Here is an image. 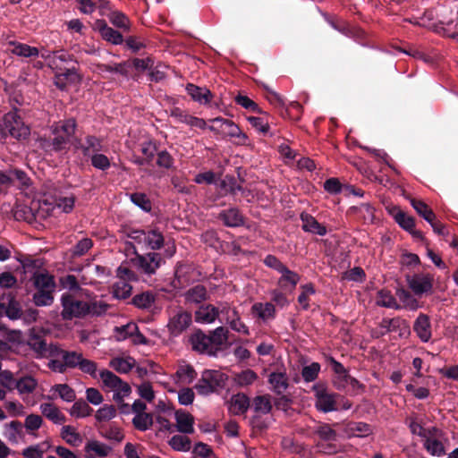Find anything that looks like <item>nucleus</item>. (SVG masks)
I'll return each instance as SVG.
<instances>
[{"instance_id":"49","label":"nucleus","mask_w":458,"mask_h":458,"mask_svg":"<svg viewBox=\"0 0 458 458\" xmlns=\"http://www.w3.org/2000/svg\"><path fill=\"white\" fill-rule=\"evenodd\" d=\"M131 201L145 212H150L152 204L148 197L143 192H133L130 194Z\"/></svg>"},{"instance_id":"21","label":"nucleus","mask_w":458,"mask_h":458,"mask_svg":"<svg viewBox=\"0 0 458 458\" xmlns=\"http://www.w3.org/2000/svg\"><path fill=\"white\" fill-rule=\"evenodd\" d=\"M75 148L81 149L85 157H89L91 152L93 154L99 153L103 150L104 147L100 138L94 135H88L85 138V144H81V140H78Z\"/></svg>"},{"instance_id":"29","label":"nucleus","mask_w":458,"mask_h":458,"mask_svg":"<svg viewBox=\"0 0 458 458\" xmlns=\"http://www.w3.org/2000/svg\"><path fill=\"white\" fill-rule=\"evenodd\" d=\"M54 352H56L55 357H61L67 367V369H74L79 368L83 356L81 353L77 352H70L61 349L59 346L54 349Z\"/></svg>"},{"instance_id":"53","label":"nucleus","mask_w":458,"mask_h":458,"mask_svg":"<svg viewBox=\"0 0 458 458\" xmlns=\"http://www.w3.org/2000/svg\"><path fill=\"white\" fill-rule=\"evenodd\" d=\"M424 447L433 456H442L445 454V447L441 441L426 437Z\"/></svg>"},{"instance_id":"15","label":"nucleus","mask_w":458,"mask_h":458,"mask_svg":"<svg viewBox=\"0 0 458 458\" xmlns=\"http://www.w3.org/2000/svg\"><path fill=\"white\" fill-rule=\"evenodd\" d=\"M301 228L304 232L324 236L327 234V227L320 224L314 216L310 214L302 212L301 214Z\"/></svg>"},{"instance_id":"47","label":"nucleus","mask_w":458,"mask_h":458,"mask_svg":"<svg viewBox=\"0 0 458 458\" xmlns=\"http://www.w3.org/2000/svg\"><path fill=\"white\" fill-rule=\"evenodd\" d=\"M314 433L323 441H335L337 433L327 423H320L314 430Z\"/></svg>"},{"instance_id":"54","label":"nucleus","mask_w":458,"mask_h":458,"mask_svg":"<svg viewBox=\"0 0 458 458\" xmlns=\"http://www.w3.org/2000/svg\"><path fill=\"white\" fill-rule=\"evenodd\" d=\"M232 313H233V318L232 319L226 320V322L230 325V327L238 332L242 333L245 335H250V331L248 327L241 320L240 314L236 309H233Z\"/></svg>"},{"instance_id":"52","label":"nucleus","mask_w":458,"mask_h":458,"mask_svg":"<svg viewBox=\"0 0 458 458\" xmlns=\"http://www.w3.org/2000/svg\"><path fill=\"white\" fill-rule=\"evenodd\" d=\"M348 431L353 437H363L371 433V428L365 422H352L348 425Z\"/></svg>"},{"instance_id":"22","label":"nucleus","mask_w":458,"mask_h":458,"mask_svg":"<svg viewBox=\"0 0 458 458\" xmlns=\"http://www.w3.org/2000/svg\"><path fill=\"white\" fill-rule=\"evenodd\" d=\"M250 407V398L242 393L233 394L229 402V411L234 415L245 413Z\"/></svg>"},{"instance_id":"3","label":"nucleus","mask_w":458,"mask_h":458,"mask_svg":"<svg viewBox=\"0 0 458 458\" xmlns=\"http://www.w3.org/2000/svg\"><path fill=\"white\" fill-rule=\"evenodd\" d=\"M76 128L77 122L72 117L59 121L51 127L53 137L39 140L40 148L47 153H56L68 149Z\"/></svg>"},{"instance_id":"40","label":"nucleus","mask_w":458,"mask_h":458,"mask_svg":"<svg viewBox=\"0 0 458 458\" xmlns=\"http://www.w3.org/2000/svg\"><path fill=\"white\" fill-rule=\"evenodd\" d=\"M254 411L259 413L267 414L272 411L271 397L269 394L258 395L253 399Z\"/></svg>"},{"instance_id":"55","label":"nucleus","mask_w":458,"mask_h":458,"mask_svg":"<svg viewBox=\"0 0 458 458\" xmlns=\"http://www.w3.org/2000/svg\"><path fill=\"white\" fill-rule=\"evenodd\" d=\"M234 101L237 105L242 106L243 108L252 111L257 114H265L258 106L257 103H255L253 100H251L249 97L243 96V95H237L234 98Z\"/></svg>"},{"instance_id":"64","label":"nucleus","mask_w":458,"mask_h":458,"mask_svg":"<svg viewBox=\"0 0 458 458\" xmlns=\"http://www.w3.org/2000/svg\"><path fill=\"white\" fill-rule=\"evenodd\" d=\"M344 185H342L340 181L335 177L329 178L324 182V189L331 194H337L344 191Z\"/></svg>"},{"instance_id":"48","label":"nucleus","mask_w":458,"mask_h":458,"mask_svg":"<svg viewBox=\"0 0 458 458\" xmlns=\"http://www.w3.org/2000/svg\"><path fill=\"white\" fill-rule=\"evenodd\" d=\"M37 385V381L32 377L26 376L15 382L14 388L21 394H30L35 390Z\"/></svg>"},{"instance_id":"56","label":"nucleus","mask_w":458,"mask_h":458,"mask_svg":"<svg viewBox=\"0 0 458 458\" xmlns=\"http://www.w3.org/2000/svg\"><path fill=\"white\" fill-rule=\"evenodd\" d=\"M99 376L104 385L111 389H115L117 386L122 384V379L110 370L103 369Z\"/></svg>"},{"instance_id":"41","label":"nucleus","mask_w":458,"mask_h":458,"mask_svg":"<svg viewBox=\"0 0 458 458\" xmlns=\"http://www.w3.org/2000/svg\"><path fill=\"white\" fill-rule=\"evenodd\" d=\"M257 378V373L250 369H247L234 375V382L241 387L248 386L253 384Z\"/></svg>"},{"instance_id":"7","label":"nucleus","mask_w":458,"mask_h":458,"mask_svg":"<svg viewBox=\"0 0 458 458\" xmlns=\"http://www.w3.org/2000/svg\"><path fill=\"white\" fill-rule=\"evenodd\" d=\"M133 266L141 273L151 276L165 263L162 255L156 251L146 254L135 252V257L131 259Z\"/></svg>"},{"instance_id":"30","label":"nucleus","mask_w":458,"mask_h":458,"mask_svg":"<svg viewBox=\"0 0 458 458\" xmlns=\"http://www.w3.org/2000/svg\"><path fill=\"white\" fill-rule=\"evenodd\" d=\"M219 187L225 191V194H230L235 198L236 191H241L243 196L246 195V189L241 183L237 182L233 175L226 174L220 182Z\"/></svg>"},{"instance_id":"23","label":"nucleus","mask_w":458,"mask_h":458,"mask_svg":"<svg viewBox=\"0 0 458 458\" xmlns=\"http://www.w3.org/2000/svg\"><path fill=\"white\" fill-rule=\"evenodd\" d=\"M175 420L177 430L179 432L183 434L193 433L194 418L191 413L186 412L182 410H177L175 411Z\"/></svg>"},{"instance_id":"33","label":"nucleus","mask_w":458,"mask_h":458,"mask_svg":"<svg viewBox=\"0 0 458 458\" xmlns=\"http://www.w3.org/2000/svg\"><path fill=\"white\" fill-rule=\"evenodd\" d=\"M13 47L12 53L21 57H37L39 55L38 48L30 47L27 44L21 42H10Z\"/></svg>"},{"instance_id":"39","label":"nucleus","mask_w":458,"mask_h":458,"mask_svg":"<svg viewBox=\"0 0 458 458\" xmlns=\"http://www.w3.org/2000/svg\"><path fill=\"white\" fill-rule=\"evenodd\" d=\"M132 291V286L124 280H119L113 285V295L115 299L126 300L128 299Z\"/></svg>"},{"instance_id":"59","label":"nucleus","mask_w":458,"mask_h":458,"mask_svg":"<svg viewBox=\"0 0 458 458\" xmlns=\"http://www.w3.org/2000/svg\"><path fill=\"white\" fill-rule=\"evenodd\" d=\"M91 165L96 169L106 171L111 166L110 159L104 154L95 153L90 157Z\"/></svg>"},{"instance_id":"34","label":"nucleus","mask_w":458,"mask_h":458,"mask_svg":"<svg viewBox=\"0 0 458 458\" xmlns=\"http://www.w3.org/2000/svg\"><path fill=\"white\" fill-rule=\"evenodd\" d=\"M135 365V360L128 356L126 358L116 357L110 360L109 366L118 373H128Z\"/></svg>"},{"instance_id":"28","label":"nucleus","mask_w":458,"mask_h":458,"mask_svg":"<svg viewBox=\"0 0 458 458\" xmlns=\"http://www.w3.org/2000/svg\"><path fill=\"white\" fill-rule=\"evenodd\" d=\"M184 296L186 302L200 305L209 298L207 288L202 284H197L190 288Z\"/></svg>"},{"instance_id":"9","label":"nucleus","mask_w":458,"mask_h":458,"mask_svg":"<svg viewBox=\"0 0 458 458\" xmlns=\"http://www.w3.org/2000/svg\"><path fill=\"white\" fill-rule=\"evenodd\" d=\"M191 313L187 310H179L170 318L167 325L168 331L173 336H178L191 325Z\"/></svg>"},{"instance_id":"44","label":"nucleus","mask_w":458,"mask_h":458,"mask_svg":"<svg viewBox=\"0 0 458 458\" xmlns=\"http://www.w3.org/2000/svg\"><path fill=\"white\" fill-rule=\"evenodd\" d=\"M93 409L83 399L76 401L70 410V414L76 418H84L89 416Z\"/></svg>"},{"instance_id":"17","label":"nucleus","mask_w":458,"mask_h":458,"mask_svg":"<svg viewBox=\"0 0 458 458\" xmlns=\"http://www.w3.org/2000/svg\"><path fill=\"white\" fill-rule=\"evenodd\" d=\"M268 384L276 394H282L289 387V378L285 372L273 371L268 375Z\"/></svg>"},{"instance_id":"5","label":"nucleus","mask_w":458,"mask_h":458,"mask_svg":"<svg viewBox=\"0 0 458 458\" xmlns=\"http://www.w3.org/2000/svg\"><path fill=\"white\" fill-rule=\"evenodd\" d=\"M34 293L32 301L38 307L51 306L55 301L56 284L54 276L48 272H35L31 276Z\"/></svg>"},{"instance_id":"61","label":"nucleus","mask_w":458,"mask_h":458,"mask_svg":"<svg viewBox=\"0 0 458 458\" xmlns=\"http://www.w3.org/2000/svg\"><path fill=\"white\" fill-rule=\"evenodd\" d=\"M59 281L63 288L68 289L71 292H78L81 289L74 275L62 276Z\"/></svg>"},{"instance_id":"46","label":"nucleus","mask_w":458,"mask_h":458,"mask_svg":"<svg viewBox=\"0 0 458 458\" xmlns=\"http://www.w3.org/2000/svg\"><path fill=\"white\" fill-rule=\"evenodd\" d=\"M134 428L140 431H146L153 425V416L151 413L135 414L132 419Z\"/></svg>"},{"instance_id":"13","label":"nucleus","mask_w":458,"mask_h":458,"mask_svg":"<svg viewBox=\"0 0 458 458\" xmlns=\"http://www.w3.org/2000/svg\"><path fill=\"white\" fill-rule=\"evenodd\" d=\"M219 316V308L212 304H201L194 312V318L197 323L211 324Z\"/></svg>"},{"instance_id":"14","label":"nucleus","mask_w":458,"mask_h":458,"mask_svg":"<svg viewBox=\"0 0 458 458\" xmlns=\"http://www.w3.org/2000/svg\"><path fill=\"white\" fill-rule=\"evenodd\" d=\"M413 331L421 342H428L432 336L429 317L424 313H420L414 321Z\"/></svg>"},{"instance_id":"62","label":"nucleus","mask_w":458,"mask_h":458,"mask_svg":"<svg viewBox=\"0 0 458 458\" xmlns=\"http://www.w3.org/2000/svg\"><path fill=\"white\" fill-rule=\"evenodd\" d=\"M116 414V409L114 405H104L96 412V419L98 421H106L113 419Z\"/></svg>"},{"instance_id":"63","label":"nucleus","mask_w":458,"mask_h":458,"mask_svg":"<svg viewBox=\"0 0 458 458\" xmlns=\"http://www.w3.org/2000/svg\"><path fill=\"white\" fill-rule=\"evenodd\" d=\"M227 128L226 135L232 138H239L242 141L247 140V136L242 131L240 127L236 125L232 120L225 122Z\"/></svg>"},{"instance_id":"35","label":"nucleus","mask_w":458,"mask_h":458,"mask_svg":"<svg viewBox=\"0 0 458 458\" xmlns=\"http://www.w3.org/2000/svg\"><path fill=\"white\" fill-rule=\"evenodd\" d=\"M411 205L420 216L424 218L428 223H432L436 214L428 204L421 199H412L411 200Z\"/></svg>"},{"instance_id":"4","label":"nucleus","mask_w":458,"mask_h":458,"mask_svg":"<svg viewBox=\"0 0 458 458\" xmlns=\"http://www.w3.org/2000/svg\"><path fill=\"white\" fill-rule=\"evenodd\" d=\"M30 135V129L25 124L16 108L4 114L0 120V143H6L9 139L17 141L26 140Z\"/></svg>"},{"instance_id":"31","label":"nucleus","mask_w":458,"mask_h":458,"mask_svg":"<svg viewBox=\"0 0 458 458\" xmlns=\"http://www.w3.org/2000/svg\"><path fill=\"white\" fill-rule=\"evenodd\" d=\"M390 214L394 216V221L403 230L410 233L415 227L414 217L408 216L405 212L401 210L399 208H397V207L393 208V209L390 210Z\"/></svg>"},{"instance_id":"24","label":"nucleus","mask_w":458,"mask_h":458,"mask_svg":"<svg viewBox=\"0 0 458 458\" xmlns=\"http://www.w3.org/2000/svg\"><path fill=\"white\" fill-rule=\"evenodd\" d=\"M185 89L191 98L200 104H208L213 98V94L209 89L199 87L193 83H188Z\"/></svg>"},{"instance_id":"6","label":"nucleus","mask_w":458,"mask_h":458,"mask_svg":"<svg viewBox=\"0 0 458 458\" xmlns=\"http://www.w3.org/2000/svg\"><path fill=\"white\" fill-rule=\"evenodd\" d=\"M227 378L228 377L219 370L206 369L194 387L199 394L208 395L219 388H224Z\"/></svg>"},{"instance_id":"10","label":"nucleus","mask_w":458,"mask_h":458,"mask_svg":"<svg viewBox=\"0 0 458 458\" xmlns=\"http://www.w3.org/2000/svg\"><path fill=\"white\" fill-rule=\"evenodd\" d=\"M27 344L36 352L37 358L55 357L56 352H54L57 345L47 344V341L37 334H30Z\"/></svg>"},{"instance_id":"2","label":"nucleus","mask_w":458,"mask_h":458,"mask_svg":"<svg viewBox=\"0 0 458 458\" xmlns=\"http://www.w3.org/2000/svg\"><path fill=\"white\" fill-rule=\"evenodd\" d=\"M229 331L225 327H218L205 334L197 329L190 336V343L193 351L208 356H217L228 345Z\"/></svg>"},{"instance_id":"11","label":"nucleus","mask_w":458,"mask_h":458,"mask_svg":"<svg viewBox=\"0 0 458 458\" xmlns=\"http://www.w3.org/2000/svg\"><path fill=\"white\" fill-rule=\"evenodd\" d=\"M315 396V407L318 411L327 413L337 410L336 398L339 394L328 393L327 389H318L316 390Z\"/></svg>"},{"instance_id":"20","label":"nucleus","mask_w":458,"mask_h":458,"mask_svg":"<svg viewBox=\"0 0 458 458\" xmlns=\"http://www.w3.org/2000/svg\"><path fill=\"white\" fill-rule=\"evenodd\" d=\"M379 327L385 329V332H383L382 335H385L386 333L400 331V335H402L403 330L404 333L410 332L408 322L399 317L394 318H385L380 322Z\"/></svg>"},{"instance_id":"8","label":"nucleus","mask_w":458,"mask_h":458,"mask_svg":"<svg viewBox=\"0 0 458 458\" xmlns=\"http://www.w3.org/2000/svg\"><path fill=\"white\" fill-rule=\"evenodd\" d=\"M406 280L411 290L419 296L431 292L433 288V276L430 274H414L407 276Z\"/></svg>"},{"instance_id":"42","label":"nucleus","mask_w":458,"mask_h":458,"mask_svg":"<svg viewBox=\"0 0 458 458\" xmlns=\"http://www.w3.org/2000/svg\"><path fill=\"white\" fill-rule=\"evenodd\" d=\"M61 436L72 446H79L82 442L81 436L75 431L73 427L69 425L63 427Z\"/></svg>"},{"instance_id":"37","label":"nucleus","mask_w":458,"mask_h":458,"mask_svg":"<svg viewBox=\"0 0 458 458\" xmlns=\"http://www.w3.org/2000/svg\"><path fill=\"white\" fill-rule=\"evenodd\" d=\"M108 18L114 27L126 32L131 30V21L125 13L120 11H113L109 13Z\"/></svg>"},{"instance_id":"32","label":"nucleus","mask_w":458,"mask_h":458,"mask_svg":"<svg viewBox=\"0 0 458 458\" xmlns=\"http://www.w3.org/2000/svg\"><path fill=\"white\" fill-rule=\"evenodd\" d=\"M42 414L55 424L61 425L65 422V416L59 411V409L51 403H42L40 405Z\"/></svg>"},{"instance_id":"1","label":"nucleus","mask_w":458,"mask_h":458,"mask_svg":"<svg viewBox=\"0 0 458 458\" xmlns=\"http://www.w3.org/2000/svg\"><path fill=\"white\" fill-rule=\"evenodd\" d=\"M61 305L63 307L61 316L64 320L84 318L87 316H102L109 308V305L104 301L89 302L76 298L72 293L62 294Z\"/></svg>"},{"instance_id":"26","label":"nucleus","mask_w":458,"mask_h":458,"mask_svg":"<svg viewBox=\"0 0 458 458\" xmlns=\"http://www.w3.org/2000/svg\"><path fill=\"white\" fill-rule=\"evenodd\" d=\"M144 244L152 250H158L165 246V238L162 232L155 227L146 230Z\"/></svg>"},{"instance_id":"57","label":"nucleus","mask_w":458,"mask_h":458,"mask_svg":"<svg viewBox=\"0 0 458 458\" xmlns=\"http://www.w3.org/2000/svg\"><path fill=\"white\" fill-rule=\"evenodd\" d=\"M14 217L16 220H24L30 224L36 220V216L32 208L27 206L16 207L14 210Z\"/></svg>"},{"instance_id":"45","label":"nucleus","mask_w":458,"mask_h":458,"mask_svg":"<svg viewBox=\"0 0 458 458\" xmlns=\"http://www.w3.org/2000/svg\"><path fill=\"white\" fill-rule=\"evenodd\" d=\"M169 445L175 451L187 452L191 447V441L186 436L174 435L169 440Z\"/></svg>"},{"instance_id":"25","label":"nucleus","mask_w":458,"mask_h":458,"mask_svg":"<svg viewBox=\"0 0 458 458\" xmlns=\"http://www.w3.org/2000/svg\"><path fill=\"white\" fill-rule=\"evenodd\" d=\"M111 450L112 447L98 440L88 441L84 447V451L88 458H94L93 455L98 457H106Z\"/></svg>"},{"instance_id":"27","label":"nucleus","mask_w":458,"mask_h":458,"mask_svg":"<svg viewBox=\"0 0 458 458\" xmlns=\"http://www.w3.org/2000/svg\"><path fill=\"white\" fill-rule=\"evenodd\" d=\"M4 315L12 320L21 318L23 315L20 302L11 292L5 294Z\"/></svg>"},{"instance_id":"50","label":"nucleus","mask_w":458,"mask_h":458,"mask_svg":"<svg viewBox=\"0 0 458 458\" xmlns=\"http://www.w3.org/2000/svg\"><path fill=\"white\" fill-rule=\"evenodd\" d=\"M396 296L401 301L403 302L404 307L411 310H416L419 308L418 301L411 294V293L403 288L396 290Z\"/></svg>"},{"instance_id":"58","label":"nucleus","mask_w":458,"mask_h":458,"mask_svg":"<svg viewBox=\"0 0 458 458\" xmlns=\"http://www.w3.org/2000/svg\"><path fill=\"white\" fill-rule=\"evenodd\" d=\"M53 389L65 402H73L76 399L75 391L67 384L55 385Z\"/></svg>"},{"instance_id":"36","label":"nucleus","mask_w":458,"mask_h":458,"mask_svg":"<svg viewBox=\"0 0 458 458\" xmlns=\"http://www.w3.org/2000/svg\"><path fill=\"white\" fill-rule=\"evenodd\" d=\"M377 304L381 307L401 310L402 306L397 303L395 298L389 290L382 289L377 293Z\"/></svg>"},{"instance_id":"19","label":"nucleus","mask_w":458,"mask_h":458,"mask_svg":"<svg viewBox=\"0 0 458 458\" xmlns=\"http://www.w3.org/2000/svg\"><path fill=\"white\" fill-rule=\"evenodd\" d=\"M280 274L281 276L277 281L278 287L284 292L292 293L300 281V276L296 272L290 270L288 267L283 270Z\"/></svg>"},{"instance_id":"43","label":"nucleus","mask_w":458,"mask_h":458,"mask_svg":"<svg viewBox=\"0 0 458 458\" xmlns=\"http://www.w3.org/2000/svg\"><path fill=\"white\" fill-rule=\"evenodd\" d=\"M155 301V296L150 292H144L139 294H136L132 299L131 303L139 309H148L152 306Z\"/></svg>"},{"instance_id":"18","label":"nucleus","mask_w":458,"mask_h":458,"mask_svg":"<svg viewBox=\"0 0 458 458\" xmlns=\"http://www.w3.org/2000/svg\"><path fill=\"white\" fill-rule=\"evenodd\" d=\"M96 26L104 40L114 45H121L123 42V35L119 31L109 27L106 21L98 20L96 21Z\"/></svg>"},{"instance_id":"12","label":"nucleus","mask_w":458,"mask_h":458,"mask_svg":"<svg viewBox=\"0 0 458 458\" xmlns=\"http://www.w3.org/2000/svg\"><path fill=\"white\" fill-rule=\"evenodd\" d=\"M80 77L77 69L72 67L69 69H58L55 73L54 84L60 90H65L69 84L78 82Z\"/></svg>"},{"instance_id":"38","label":"nucleus","mask_w":458,"mask_h":458,"mask_svg":"<svg viewBox=\"0 0 458 458\" xmlns=\"http://www.w3.org/2000/svg\"><path fill=\"white\" fill-rule=\"evenodd\" d=\"M252 311L263 320L274 318L276 316V308L271 302L255 303L252 306Z\"/></svg>"},{"instance_id":"16","label":"nucleus","mask_w":458,"mask_h":458,"mask_svg":"<svg viewBox=\"0 0 458 458\" xmlns=\"http://www.w3.org/2000/svg\"><path fill=\"white\" fill-rule=\"evenodd\" d=\"M218 218L227 227H238L244 225V216L237 208L222 210Z\"/></svg>"},{"instance_id":"51","label":"nucleus","mask_w":458,"mask_h":458,"mask_svg":"<svg viewBox=\"0 0 458 458\" xmlns=\"http://www.w3.org/2000/svg\"><path fill=\"white\" fill-rule=\"evenodd\" d=\"M175 374L180 380L188 384L191 383L197 377V372L191 364L180 365Z\"/></svg>"},{"instance_id":"60","label":"nucleus","mask_w":458,"mask_h":458,"mask_svg":"<svg viewBox=\"0 0 458 458\" xmlns=\"http://www.w3.org/2000/svg\"><path fill=\"white\" fill-rule=\"evenodd\" d=\"M319 371V363L312 362L310 365L302 368L301 376L306 382H313L318 377Z\"/></svg>"}]
</instances>
